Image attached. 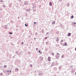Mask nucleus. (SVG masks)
<instances>
[{"instance_id":"f257e3e1","label":"nucleus","mask_w":76,"mask_h":76,"mask_svg":"<svg viewBox=\"0 0 76 76\" xmlns=\"http://www.w3.org/2000/svg\"><path fill=\"white\" fill-rule=\"evenodd\" d=\"M48 60L49 61H51V58L50 57H48Z\"/></svg>"},{"instance_id":"f03ea898","label":"nucleus","mask_w":76,"mask_h":76,"mask_svg":"<svg viewBox=\"0 0 76 76\" xmlns=\"http://www.w3.org/2000/svg\"><path fill=\"white\" fill-rule=\"evenodd\" d=\"M60 55V54L59 53H57L56 55V58H58L59 57V55Z\"/></svg>"},{"instance_id":"7ed1b4c3","label":"nucleus","mask_w":76,"mask_h":76,"mask_svg":"<svg viewBox=\"0 0 76 76\" xmlns=\"http://www.w3.org/2000/svg\"><path fill=\"white\" fill-rule=\"evenodd\" d=\"M9 70H8L7 71H6V75H9Z\"/></svg>"},{"instance_id":"20e7f679","label":"nucleus","mask_w":76,"mask_h":76,"mask_svg":"<svg viewBox=\"0 0 76 76\" xmlns=\"http://www.w3.org/2000/svg\"><path fill=\"white\" fill-rule=\"evenodd\" d=\"M71 35V33H69L67 35L68 37H70Z\"/></svg>"},{"instance_id":"39448f33","label":"nucleus","mask_w":76,"mask_h":76,"mask_svg":"<svg viewBox=\"0 0 76 76\" xmlns=\"http://www.w3.org/2000/svg\"><path fill=\"white\" fill-rule=\"evenodd\" d=\"M49 4H50V6H52V2H50V3H49Z\"/></svg>"},{"instance_id":"423d86ee","label":"nucleus","mask_w":76,"mask_h":76,"mask_svg":"<svg viewBox=\"0 0 76 76\" xmlns=\"http://www.w3.org/2000/svg\"><path fill=\"white\" fill-rule=\"evenodd\" d=\"M55 23H56V22H55V21H54L52 22L53 24H55Z\"/></svg>"},{"instance_id":"0eeeda50","label":"nucleus","mask_w":76,"mask_h":76,"mask_svg":"<svg viewBox=\"0 0 76 76\" xmlns=\"http://www.w3.org/2000/svg\"><path fill=\"white\" fill-rule=\"evenodd\" d=\"M51 54L53 56H54V53H52Z\"/></svg>"},{"instance_id":"6e6552de","label":"nucleus","mask_w":76,"mask_h":76,"mask_svg":"<svg viewBox=\"0 0 76 76\" xmlns=\"http://www.w3.org/2000/svg\"><path fill=\"white\" fill-rule=\"evenodd\" d=\"M64 45H65V46L67 45V43H64Z\"/></svg>"},{"instance_id":"1a4fd4ad","label":"nucleus","mask_w":76,"mask_h":76,"mask_svg":"<svg viewBox=\"0 0 76 76\" xmlns=\"http://www.w3.org/2000/svg\"><path fill=\"white\" fill-rule=\"evenodd\" d=\"M15 70H17V71H18V70H19V69L16 68L15 69Z\"/></svg>"},{"instance_id":"9d476101","label":"nucleus","mask_w":76,"mask_h":76,"mask_svg":"<svg viewBox=\"0 0 76 76\" xmlns=\"http://www.w3.org/2000/svg\"><path fill=\"white\" fill-rule=\"evenodd\" d=\"M74 18L73 16H71V18L72 19V18Z\"/></svg>"},{"instance_id":"9b49d317","label":"nucleus","mask_w":76,"mask_h":76,"mask_svg":"<svg viewBox=\"0 0 76 76\" xmlns=\"http://www.w3.org/2000/svg\"><path fill=\"white\" fill-rule=\"evenodd\" d=\"M3 73H1L0 74V75H3Z\"/></svg>"},{"instance_id":"f8f14e48","label":"nucleus","mask_w":76,"mask_h":76,"mask_svg":"<svg viewBox=\"0 0 76 76\" xmlns=\"http://www.w3.org/2000/svg\"><path fill=\"white\" fill-rule=\"evenodd\" d=\"M6 67H7V66L4 65V67L5 68H6Z\"/></svg>"},{"instance_id":"ddd939ff","label":"nucleus","mask_w":76,"mask_h":76,"mask_svg":"<svg viewBox=\"0 0 76 76\" xmlns=\"http://www.w3.org/2000/svg\"><path fill=\"white\" fill-rule=\"evenodd\" d=\"M45 39H47V37H45Z\"/></svg>"},{"instance_id":"4468645a","label":"nucleus","mask_w":76,"mask_h":76,"mask_svg":"<svg viewBox=\"0 0 76 76\" xmlns=\"http://www.w3.org/2000/svg\"><path fill=\"white\" fill-rule=\"evenodd\" d=\"M25 25L26 26V27L28 26L27 25H26V24H25Z\"/></svg>"},{"instance_id":"2eb2a0df","label":"nucleus","mask_w":76,"mask_h":76,"mask_svg":"<svg viewBox=\"0 0 76 76\" xmlns=\"http://www.w3.org/2000/svg\"><path fill=\"white\" fill-rule=\"evenodd\" d=\"M30 67H32V65H30Z\"/></svg>"},{"instance_id":"dca6fc26","label":"nucleus","mask_w":76,"mask_h":76,"mask_svg":"<svg viewBox=\"0 0 76 76\" xmlns=\"http://www.w3.org/2000/svg\"><path fill=\"white\" fill-rule=\"evenodd\" d=\"M9 34H12V33L10 32V33H9Z\"/></svg>"},{"instance_id":"f3484780","label":"nucleus","mask_w":76,"mask_h":76,"mask_svg":"<svg viewBox=\"0 0 76 76\" xmlns=\"http://www.w3.org/2000/svg\"><path fill=\"white\" fill-rule=\"evenodd\" d=\"M38 52H39V53H40V52H41V51L39 50V51H38Z\"/></svg>"},{"instance_id":"a211bd4d","label":"nucleus","mask_w":76,"mask_h":76,"mask_svg":"<svg viewBox=\"0 0 76 76\" xmlns=\"http://www.w3.org/2000/svg\"><path fill=\"white\" fill-rule=\"evenodd\" d=\"M62 58H63V56H62Z\"/></svg>"},{"instance_id":"6ab92c4d","label":"nucleus","mask_w":76,"mask_h":76,"mask_svg":"<svg viewBox=\"0 0 76 76\" xmlns=\"http://www.w3.org/2000/svg\"><path fill=\"white\" fill-rule=\"evenodd\" d=\"M10 72H12V71H10Z\"/></svg>"},{"instance_id":"aec40b11","label":"nucleus","mask_w":76,"mask_h":76,"mask_svg":"<svg viewBox=\"0 0 76 76\" xmlns=\"http://www.w3.org/2000/svg\"><path fill=\"white\" fill-rule=\"evenodd\" d=\"M34 24H36V22H34Z\"/></svg>"},{"instance_id":"412c9836","label":"nucleus","mask_w":76,"mask_h":76,"mask_svg":"<svg viewBox=\"0 0 76 76\" xmlns=\"http://www.w3.org/2000/svg\"><path fill=\"white\" fill-rule=\"evenodd\" d=\"M36 50H38V48H36Z\"/></svg>"},{"instance_id":"4be33fe9","label":"nucleus","mask_w":76,"mask_h":76,"mask_svg":"<svg viewBox=\"0 0 76 76\" xmlns=\"http://www.w3.org/2000/svg\"><path fill=\"white\" fill-rule=\"evenodd\" d=\"M22 44H23V42H22Z\"/></svg>"},{"instance_id":"5701e85b","label":"nucleus","mask_w":76,"mask_h":76,"mask_svg":"<svg viewBox=\"0 0 76 76\" xmlns=\"http://www.w3.org/2000/svg\"><path fill=\"white\" fill-rule=\"evenodd\" d=\"M75 50L76 51V47L75 48Z\"/></svg>"},{"instance_id":"b1692460","label":"nucleus","mask_w":76,"mask_h":76,"mask_svg":"<svg viewBox=\"0 0 76 76\" xmlns=\"http://www.w3.org/2000/svg\"><path fill=\"white\" fill-rule=\"evenodd\" d=\"M61 41H62V42H63V40H61Z\"/></svg>"},{"instance_id":"393cba45","label":"nucleus","mask_w":76,"mask_h":76,"mask_svg":"<svg viewBox=\"0 0 76 76\" xmlns=\"http://www.w3.org/2000/svg\"><path fill=\"white\" fill-rule=\"evenodd\" d=\"M1 2H2V1H1Z\"/></svg>"},{"instance_id":"a878e982","label":"nucleus","mask_w":76,"mask_h":76,"mask_svg":"<svg viewBox=\"0 0 76 76\" xmlns=\"http://www.w3.org/2000/svg\"><path fill=\"white\" fill-rule=\"evenodd\" d=\"M42 52H41L40 54H42Z\"/></svg>"},{"instance_id":"bb28decb","label":"nucleus","mask_w":76,"mask_h":76,"mask_svg":"<svg viewBox=\"0 0 76 76\" xmlns=\"http://www.w3.org/2000/svg\"><path fill=\"white\" fill-rule=\"evenodd\" d=\"M74 24H76V23H74Z\"/></svg>"},{"instance_id":"cd10ccee","label":"nucleus","mask_w":76,"mask_h":76,"mask_svg":"<svg viewBox=\"0 0 76 76\" xmlns=\"http://www.w3.org/2000/svg\"><path fill=\"white\" fill-rule=\"evenodd\" d=\"M36 39L35 38H34V39Z\"/></svg>"},{"instance_id":"c85d7f7f","label":"nucleus","mask_w":76,"mask_h":76,"mask_svg":"<svg viewBox=\"0 0 76 76\" xmlns=\"http://www.w3.org/2000/svg\"><path fill=\"white\" fill-rule=\"evenodd\" d=\"M75 75H76V72H75Z\"/></svg>"},{"instance_id":"c756f323","label":"nucleus","mask_w":76,"mask_h":76,"mask_svg":"<svg viewBox=\"0 0 76 76\" xmlns=\"http://www.w3.org/2000/svg\"><path fill=\"white\" fill-rule=\"evenodd\" d=\"M4 7H5V6H4Z\"/></svg>"},{"instance_id":"7c9ffc66","label":"nucleus","mask_w":76,"mask_h":76,"mask_svg":"<svg viewBox=\"0 0 76 76\" xmlns=\"http://www.w3.org/2000/svg\"><path fill=\"white\" fill-rule=\"evenodd\" d=\"M54 76H56V75H55Z\"/></svg>"}]
</instances>
